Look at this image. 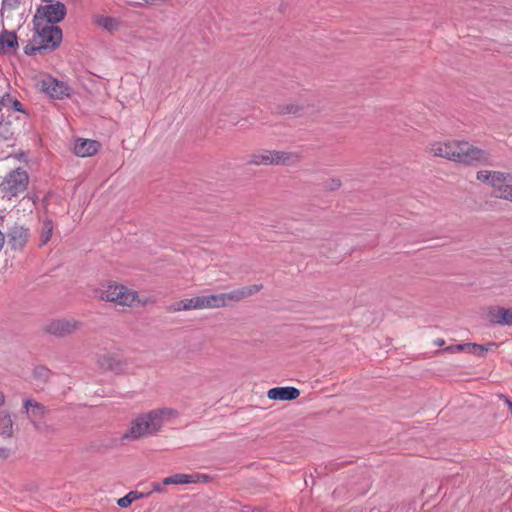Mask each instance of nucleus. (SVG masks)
I'll return each instance as SVG.
<instances>
[{
  "label": "nucleus",
  "mask_w": 512,
  "mask_h": 512,
  "mask_svg": "<svg viewBox=\"0 0 512 512\" xmlns=\"http://www.w3.org/2000/svg\"><path fill=\"white\" fill-rule=\"evenodd\" d=\"M172 413L171 409L163 408L137 416L132 421L129 431L122 436V440H136L155 435L162 428L164 419L171 416Z\"/></svg>",
  "instance_id": "obj_1"
},
{
  "label": "nucleus",
  "mask_w": 512,
  "mask_h": 512,
  "mask_svg": "<svg viewBox=\"0 0 512 512\" xmlns=\"http://www.w3.org/2000/svg\"><path fill=\"white\" fill-rule=\"evenodd\" d=\"M301 157L297 151L261 149L250 155L248 163L255 166H294Z\"/></svg>",
  "instance_id": "obj_2"
},
{
  "label": "nucleus",
  "mask_w": 512,
  "mask_h": 512,
  "mask_svg": "<svg viewBox=\"0 0 512 512\" xmlns=\"http://www.w3.org/2000/svg\"><path fill=\"white\" fill-rule=\"evenodd\" d=\"M476 179L490 186L495 197L512 202V173L479 170Z\"/></svg>",
  "instance_id": "obj_3"
},
{
  "label": "nucleus",
  "mask_w": 512,
  "mask_h": 512,
  "mask_svg": "<svg viewBox=\"0 0 512 512\" xmlns=\"http://www.w3.org/2000/svg\"><path fill=\"white\" fill-rule=\"evenodd\" d=\"M452 160L465 165L484 163L489 160V153L467 141L455 140Z\"/></svg>",
  "instance_id": "obj_4"
},
{
  "label": "nucleus",
  "mask_w": 512,
  "mask_h": 512,
  "mask_svg": "<svg viewBox=\"0 0 512 512\" xmlns=\"http://www.w3.org/2000/svg\"><path fill=\"white\" fill-rule=\"evenodd\" d=\"M100 298L121 306H132L136 301H139L136 291L116 283H109L101 289Z\"/></svg>",
  "instance_id": "obj_5"
},
{
  "label": "nucleus",
  "mask_w": 512,
  "mask_h": 512,
  "mask_svg": "<svg viewBox=\"0 0 512 512\" xmlns=\"http://www.w3.org/2000/svg\"><path fill=\"white\" fill-rule=\"evenodd\" d=\"M29 177L26 171L17 168L9 172L0 183V190L4 197L11 199L23 193L28 186Z\"/></svg>",
  "instance_id": "obj_6"
},
{
  "label": "nucleus",
  "mask_w": 512,
  "mask_h": 512,
  "mask_svg": "<svg viewBox=\"0 0 512 512\" xmlns=\"http://www.w3.org/2000/svg\"><path fill=\"white\" fill-rule=\"evenodd\" d=\"M37 36L34 39L37 47L32 48L33 51L53 50L58 47L62 41V30L54 25L45 24L41 26L40 22H35Z\"/></svg>",
  "instance_id": "obj_7"
},
{
  "label": "nucleus",
  "mask_w": 512,
  "mask_h": 512,
  "mask_svg": "<svg viewBox=\"0 0 512 512\" xmlns=\"http://www.w3.org/2000/svg\"><path fill=\"white\" fill-rule=\"evenodd\" d=\"M219 304L217 294L201 295L181 300L174 304L173 310L181 311L190 309L219 308Z\"/></svg>",
  "instance_id": "obj_8"
},
{
  "label": "nucleus",
  "mask_w": 512,
  "mask_h": 512,
  "mask_svg": "<svg viewBox=\"0 0 512 512\" xmlns=\"http://www.w3.org/2000/svg\"><path fill=\"white\" fill-rule=\"evenodd\" d=\"M67 10L63 3L55 2L40 7L35 15V22L46 20L49 25L61 22L66 16Z\"/></svg>",
  "instance_id": "obj_9"
},
{
  "label": "nucleus",
  "mask_w": 512,
  "mask_h": 512,
  "mask_svg": "<svg viewBox=\"0 0 512 512\" xmlns=\"http://www.w3.org/2000/svg\"><path fill=\"white\" fill-rule=\"evenodd\" d=\"M38 88L52 98L63 99L70 94L69 87L50 76L44 77L37 83Z\"/></svg>",
  "instance_id": "obj_10"
},
{
  "label": "nucleus",
  "mask_w": 512,
  "mask_h": 512,
  "mask_svg": "<svg viewBox=\"0 0 512 512\" xmlns=\"http://www.w3.org/2000/svg\"><path fill=\"white\" fill-rule=\"evenodd\" d=\"M80 323L74 319H54L47 323L44 331L56 337H65L78 329Z\"/></svg>",
  "instance_id": "obj_11"
},
{
  "label": "nucleus",
  "mask_w": 512,
  "mask_h": 512,
  "mask_svg": "<svg viewBox=\"0 0 512 512\" xmlns=\"http://www.w3.org/2000/svg\"><path fill=\"white\" fill-rule=\"evenodd\" d=\"M487 318L493 324L512 327V308L491 306L488 309Z\"/></svg>",
  "instance_id": "obj_12"
},
{
  "label": "nucleus",
  "mask_w": 512,
  "mask_h": 512,
  "mask_svg": "<svg viewBox=\"0 0 512 512\" xmlns=\"http://www.w3.org/2000/svg\"><path fill=\"white\" fill-rule=\"evenodd\" d=\"M454 144L455 140L435 141L430 144L429 151L435 157L452 160Z\"/></svg>",
  "instance_id": "obj_13"
},
{
  "label": "nucleus",
  "mask_w": 512,
  "mask_h": 512,
  "mask_svg": "<svg viewBox=\"0 0 512 512\" xmlns=\"http://www.w3.org/2000/svg\"><path fill=\"white\" fill-rule=\"evenodd\" d=\"M267 395L272 400H295L299 397L300 391L292 386L275 387L270 389Z\"/></svg>",
  "instance_id": "obj_14"
},
{
  "label": "nucleus",
  "mask_w": 512,
  "mask_h": 512,
  "mask_svg": "<svg viewBox=\"0 0 512 512\" xmlns=\"http://www.w3.org/2000/svg\"><path fill=\"white\" fill-rule=\"evenodd\" d=\"M100 145L97 141L78 139L74 145V153L79 157H89L97 153Z\"/></svg>",
  "instance_id": "obj_15"
},
{
  "label": "nucleus",
  "mask_w": 512,
  "mask_h": 512,
  "mask_svg": "<svg viewBox=\"0 0 512 512\" xmlns=\"http://www.w3.org/2000/svg\"><path fill=\"white\" fill-rule=\"evenodd\" d=\"M98 364L104 370L119 374L123 371L124 365L121 360L113 354H103L98 357Z\"/></svg>",
  "instance_id": "obj_16"
},
{
  "label": "nucleus",
  "mask_w": 512,
  "mask_h": 512,
  "mask_svg": "<svg viewBox=\"0 0 512 512\" xmlns=\"http://www.w3.org/2000/svg\"><path fill=\"white\" fill-rule=\"evenodd\" d=\"M9 244L12 249H21L27 242L28 230L23 226H14L9 234Z\"/></svg>",
  "instance_id": "obj_17"
},
{
  "label": "nucleus",
  "mask_w": 512,
  "mask_h": 512,
  "mask_svg": "<svg viewBox=\"0 0 512 512\" xmlns=\"http://www.w3.org/2000/svg\"><path fill=\"white\" fill-rule=\"evenodd\" d=\"M92 22L96 26L108 31L113 32L120 28L121 21L114 17L105 16L102 14H95L92 16Z\"/></svg>",
  "instance_id": "obj_18"
},
{
  "label": "nucleus",
  "mask_w": 512,
  "mask_h": 512,
  "mask_svg": "<svg viewBox=\"0 0 512 512\" xmlns=\"http://www.w3.org/2000/svg\"><path fill=\"white\" fill-rule=\"evenodd\" d=\"M18 47L15 32L4 30L0 34V53L9 54Z\"/></svg>",
  "instance_id": "obj_19"
},
{
  "label": "nucleus",
  "mask_w": 512,
  "mask_h": 512,
  "mask_svg": "<svg viewBox=\"0 0 512 512\" xmlns=\"http://www.w3.org/2000/svg\"><path fill=\"white\" fill-rule=\"evenodd\" d=\"M23 407L32 421L40 419L46 413L45 406L39 402L34 401L33 399L25 400Z\"/></svg>",
  "instance_id": "obj_20"
},
{
  "label": "nucleus",
  "mask_w": 512,
  "mask_h": 512,
  "mask_svg": "<svg viewBox=\"0 0 512 512\" xmlns=\"http://www.w3.org/2000/svg\"><path fill=\"white\" fill-rule=\"evenodd\" d=\"M217 298H219V308L227 306L232 302H239L245 298L243 289H235L228 293H220L217 294Z\"/></svg>",
  "instance_id": "obj_21"
},
{
  "label": "nucleus",
  "mask_w": 512,
  "mask_h": 512,
  "mask_svg": "<svg viewBox=\"0 0 512 512\" xmlns=\"http://www.w3.org/2000/svg\"><path fill=\"white\" fill-rule=\"evenodd\" d=\"M467 351L478 357H484L487 352L493 350L498 346L495 342H489L485 345L476 343H466Z\"/></svg>",
  "instance_id": "obj_22"
},
{
  "label": "nucleus",
  "mask_w": 512,
  "mask_h": 512,
  "mask_svg": "<svg viewBox=\"0 0 512 512\" xmlns=\"http://www.w3.org/2000/svg\"><path fill=\"white\" fill-rule=\"evenodd\" d=\"M13 433V421L8 412L0 411V435L11 437Z\"/></svg>",
  "instance_id": "obj_23"
},
{
  "label": "nucleus",
  "mask_w": 512,
  "mask_h": 512,
  "mask_svg": "<svg viewBox=\"0 0 512 512\" xmlns=\"http://www.w3.org/2000/svg\"><path fill=\"white\" fill-rule=\"evenodd\" d=\"M194 482H195V480L192 475L180 474V473L165 477L163 479V484H168V485H182V484H189V483H194Z\"/></svg>",
  "instance_id": "obj_24"
},
{
  "label": "nucleus",
  "mask_w": 512,
  "mask_h": 512,
  "mask_svg": "<svg viewBox=\"0 0 512 512\" xmlns=\"http://www.w3.org/2000/svg\"><path fill=\"white\" fill-rule=\"evenodd\" d=\"M145 494L139 493L137 491H130L124 497L117 500V504L121 508L129 507L133 501L143 498Z\"/></svg>",
  "instance_id": "obj_25"
},
{
  "label": "nucleus",
  "mask_w": 512,
  "mask_h": 512,
  "mask_svg": "<svg viewBox=\"0 0 512 512\" xmlns=\"http://www.w3.org/2000/svg\"><path fill=\"white\" fill-rule=\"evenodd\" d=\"M51 371L45 366H36L33 369V376L35 379L40 380L42 382L48 381L50 377Z\"/></svg>",
  "instance_id": "obj_26"
},
{
  "label": "nucleus",
  "mask_w": 512,
  "mask_h": 512,
  "mask_svg": "<svg viewBox=\"0 0 512 512\" xmlns=\"http://www.w3.org/2000/svg\"><path fill=\"white\" fill-rule=\"evenodd\" d=\"M0 104L3 106V107H9L11 105L12 109L14 111H17V112H23V106L22 104L16 100V99H12L9 95H6L2 98Z\"/></svg>",
  "instance_id": "obj_27"
},
{
  "label": "nucleus",
  "mask_w": 512,
  "mask_h": 512,
  "mask_svg": "<svg viewBox=\"0 0 512 512\" xmlns=\"http://www.w3.org/2000/svg\"><path fill=\"white\" fill-rule=\"evenodd\" d=\"M342 187V180L339 177H331L324 183V189L328 192L337 191Z\"/></svg>",
  "instance_id": "obj_28"
},
{
  "label": "nucleus",
  "mask_w": 512,
  "mask_h": 512,
  "mask_svg": "<svg viewBox=\"0 0 512 512\" xmlns=\"http://www.w3.org/2000/svg\"><path fill=\"white\" fill-rule=\"evenodd\" d=\"M53 226H44L41 231L40 244L46 245L51 239Z\"/></svg>",
  "instance_id": "obj_29"
},
{
  "label": "nucleus",
  "mask_w": 512,
  "mask_h": 512,
  "mask_svg": "<svg viewBox=\"0 0 512 512\" xmlns=\"http://www.w3.org/2000/svg\"><path fill=\"white\" fill-rule=\"evenodd\" d=\"M262 288H263L262 284H255V285H251V286L242 287L245 298L252 296L253 294L260 291Z\"/></svg>",
  "instance_id": "obj_30"
},
{
  "label": "nucleus",
  "mask_w": 512,
  "mask_h": 512,
  "mask_svg": "<svg viewBox=\"0 0 512 512\" xmlns=\"http://www.w3.org/2000/svg\"><path fill=\"white\" fill-rule=\"evenodd\" d=\"M446 351H449V352H457V351H467V346L466 344H457V345H451L449 347H447L445 349Z\"/></svg>",
  "instance_id": "obj_31"
},
{
  "label": "nucleus",
  "mask_w": 512,
  "mask_h": 512,
  "mask_svg": "<svg viewBox=\"0 0 512 512\" xmlns=\"http://www.w3.org/2000/svg\"><path fill=\"white\" fill-rule=\"evenodd\" d=\"M302 107L299 105H289L286 107L287 113L299 114L302 111Z\"/></svg>",
  "instance_id": "obj_32"
},
{
  "label": "nucleus",
  "mask_w": 512,
  "mask_h": 512,
  "mask_svg": "<svg viewBox=\"0 0 512 512\" xmlns=\"http://www.w3.org/2000/svg\"><path fill=\"white\" fill-rule=\"evenodd\" d=\"M20 0H3V6L9 7L10 9H14Z\"/></svg>",
  "instance_id": "obj_33"
},
{
  "label": "nucleus",
  "mask_w": 512,
  "mask_h": 512,
  "mask_svg": "<svg viewBox=\"0 0 512 512\" xmlns=\"http://www.w3.org/2000/svg\"><path fill=\"white\" fill-rule=\"evenodd\" d=\"M164 485L165 484H163V480L161 482H153L152 489L155 492H162L164 490V488H163Z\"/></svg>",
  "instance_id": "obj_34"
},
{
  "label": "nucleus",
  "mask_w": 512,
  "mask_h": 512,
  "mask_svg": "<svg viewBox=\"0 0 512 512\" xmlns=\"http://www.w3.org/2000/svg\"><path fill=\"white\" fill-rule=\"evenodd\" d=\"M5 132H8V125L0 123V135H2V133H5Z\"/></svg>",
  "instance_id": "obj_35"
},
{
  "label": "nucleus",
  "mask_w": 512,
  "mask_h": 512,
  "mask_svg": "<svg viewBox=\"0 0 512 512\" xmlns=\"http://www.w3.org/2000/svg\"><path fill=\"white\" fill-rule=\"evenodd\" d=\"M435 344H436L437 346H442V345H444V344H445V341H444L443 339H437V340L435 341Z\"/></svg>",
  "instance_id": "obj_36"
},
{
  "label": "nucleus",
  "mask_w": 512,
  "mask_h": 512,
  "mask_svg": "<svg viewBox=\"0 0 512 512\" xmlns=\"http://www.w3.org/2000/svg\"><path fill=\"white\" fill-rule=\"evenodd\" d=\"M4 401H5L4 394L2 392H0V406H2L4 404Z\"/></svg>",
  "instance_id": "obj_37"
},
{
  "label": "nucleus",
  "mask_w": 512,
  "mask_h": 512,
  "mask_svg": "<svg viewBox=\"0 0 512 512\" xmlns=\"http://www.w3.org/2000/svg\"><path fill=\"white\" fill-rule=\"evenodd\" d=\"M4 452V449L0 448V453Z\"/></svg>",
  "instance_id": "obj_38"
},
{
  "label": "nucleus",
  "mask_w": 512,
  "mask_h": 512,
  "mask_svg": "<svg viewBox=\"0 0 512 512\" xmlns=\"http://www.w3.org/2000/svg\"><path fill=\"white\" fill-rule=\"evenodd\" d=\"M45 2H51L52 0H44Z\"/></svg>",
  "instance_id": "obj_39"
},
{
  "label": "nucleus",
  "mask_w": 512,
  "mask_h": 512,
  "mask_svg": "<svg viewBox=\"0 0 512 512\" xmlns=\"http://www.w3.org/2000/svg\"><path fill=\"white\" fill-rule=\"evenodd\" d=\"M511 264H512V260H511Z\"/></svg>",
  "instance_id": "obj_40"
}]
</instances>
